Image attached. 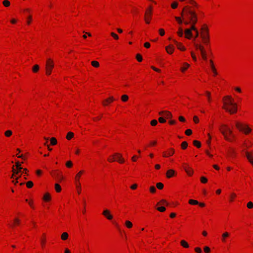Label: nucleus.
Masks as SVG:
<instances>
[{
    "mask_svg": "<svg viewBox=\"0 0 253 253\" xmlns=\"http://www.w3.org/2000/svg\"><path fill=\"white\" fill-rule=\"evenodd\" d=\"M202 40L205 44H208L209 42V35L208 33V28H206V32L202 33L201 35Z\"/></svg>",
    "mask_w": 253,
    "mask_h": 253,
    "instance_id": "6e6552de",
    "label": "nucleus"
},
{
    "mask_svg": "<svg viewBox=\"0 0 253 253\" xmlns=\"http://www.w3.org/2000/svg\"><path fill=\"white\" fill-rule=\"evenodd\" d=\"M152 14V7L150 6L149 8L147 9L145 12V20L147 24L150 23V20L151 18V15Z\"/></svg>",
    "mask_w": 253,
    "mask_h": 253,
    "instance_id": "0eeeda50",
    "label": "nucleus"
},
{
    "mask_svg": "<svg viewBox=\"0 0 253 253\" xmlns=\"http://www.w3.org/2000/svg\"><path fill=\"white\" fill-rule=\"evenodd\" d=\"M102 214L109 220H111L113 218L112 215L110 213V211L108 210L103 211Z\"/></svg>",
    "mask_w": 253,
    "mask_h": 253,
    "instance_id": "9d476101",
    "label": "nucleus"
},
{
    "mask_svg": "<svg viewBox=\"0 0 253 253\" xmlns=\"http://www.w3.org/2000/svg\"><path fill=\"white\" fill-rule=\"evenodd\" d=\"M111 35L112 36L115 40H118L119 39L118 36L115 33L112 32L111 33Z\"/></svg>",
    "mask_w": 253,
    "mask_h": 253,
    "instance_id": "603ef678",
    "label": "nucleus"
},
{
    "mask_svg": "<svg viewBox=\"0 0 253 253\" xmlns=\"http://www.w3.org/2000/svg\"><path fill=\"white\" fill-rule=\"evenodd\" d=\"M230 234L229 233L226 232H224L222 235V241L223 242H226V238L229 236Z\"/></svg>",
    "mask_w": 253,
    "mask_h": 253,
    "instance_id": "412c9836",
    "label": "nucleus"
},
{
    "mask_svg": "<svg viewBox=\"0 0 253 253\" xmlns=\"http://www.w3.org/2000/svg\"><path fill=\"white\" fill-rule=\"evenodd\" d=\"M114 156L116 157V161H117L120 163H123L125 162L124 159L122 157V155L119 153L114 154Z\"/></svg>",
    "mask_w": 253,
    "mask_h": 253,
    "instance_id": "9b49d317",
    "label": "nucleus"
},
{
    "mask_svg": "<svg viewBox=\"0 0 253 253\" xmlns=\"http://www.w3.org/2000/svg\"><path fill=\"white\" fill-rule=\"evenodd\" d=\"M223 126L225 127V128L223 130L220 129L221 132L224 135L225 139L229 141H232V139L229 137L228 133H229V135H231L233 138H234L235 136L233 134L232 130L230 128H228L226 126L224 125Z\"/></svg>",
    "mask_w": 253,
    "mask_h": 253,
    "instance_id": "7ed1b4c3",
    "label": "nucleus"
},
{
    "mask_svg": "<svg viewBox=\"0 0 253 253\" xmlns=\"http://www.w3.org/2000/svg\"><path fill=\"white\" fill-rule=\"evenodd\" d=\"M144 46L146 47V48H149L150 47V43L149 42H145L144 43Z\"/></svg>",
    "mask_w": 253,
    "mask_h": 253,
    "instance_id": "774afa93",
    "label": "nucleus"
},
{
    "mask_svg": "<svg viewBox=\"0 0 253 253\" xmlns=\"http://www.w3.org/2000/svg\"><path fill=\"white\" fill-rule=\"evenodd\" d=\"M185 34V38L188 39H190L192 37V33L190 30L186 29L184 31Z\"/></svg>",
    "mask_w": 253,
    "mask_h": 253,
    "instance_id": "4468645a",
    "label": "nucleus"
},
{
    "mask_svg": "<svg viewBox=\"0 0 253 253\" xmlns=\"http://www.w3.org/2000/svg\"><path fill=\"white\" fill-rule=\"evenodd\" d=\"M158 124V122L156 120H153L151 122V125L152 126H155Z\"/></svg>",
    "mask_w": 253,
    "mask_h": 253,
    "instance_id": "864d4df0",
    "label": "nucleus"
},
{
    "mask_svg": "<svg viewBox=\"0 0 253 253\" xmlns=\"http://www.w3.org/2000/svg\"><path fill=\"white\" fill-rule=\"evenodd\" d=\"M181 15L182 16L185 15V17L189 19V20L185 21L184 22V23L185 25H188L189 24H192L190 28L188 29L190 30L191 32L192 30L194 31H196L197 29L195 28V24L197 21V17L196 13L191 10L188 6H186L183 8L181 13Z\"/></svg>",
    "mask_w": 253,
    "mask_h": 253,
    "instance_id": "f257e3e1",
    "label": "nucleus"
},
{
    "mask_svg": "<svg viewBox=\"0 0 253 253\" xmlns=\"http://www.w3.org/2000/svg\"><path fill=\"white\" fill-rule=\"evenodd\" d=\"M69 237L68 234L67 232H64L61 235L62 240H66Z\"/></svg>",
    "mask_w": 253,
    "mask_h": 253,
    "instance_id": "b1692460",
    "label": "nucleus"
},
{
    "mask_svg": "<svg viewBox=\"0 0 253 253\" xmlns=\"http://www.w3.org/2000/svg\"><path fill=\"white\" fill-rule=\"evenodd\" d=\"M189 67V64L187 63H183V66L181 68V71L182 72H184L188 67Z\"/></svg>",
    "mask_w": 253,
    "mask_h": 253,
    "instance_id": "5701e85b",
    "label": "nucleus"
},
{
    "mask_svg": "<svg viewBox=\"0 0 253 253\" xmlns=\"http://www.w3.org/2000/svg\"><path fill=\"white\" fill-rule=\"evenodd\" d=\"M159 121L161 123H164L166 122V120L162 117H160L159 118Z\"/></svg>",
    "mask_w": 253,
    "mask_h": 253,
    "instance_id": "052dcab7",
    "label": "nucleus"
},
{
    "mask_svg": "<svg viewBox=\"0 0 253 253\" xmlns=\"http://www.w3.org/2000/svg\"><path fill=\"white\" fill-rule=\"evenodd\" d=\"M72 165H73V164H72V162H71V161H68V162H67V163H66V166H67V167H68V168H71V167H72Z\"/></svg>",
    "mask_w": 253,
    "mask_h": 253,
    "instance_id": "bf43d9fd",
    "label": "nucleus"
},
{
    "mask_svg": "<svg viewBox=\"0 0 253 253\" xmlns=\"http://www.w3.org/2000/svg\"><path fill=\"white\" fill-rule=\"evenodd\" d=\"M236 126L239 130L244 132L246 134H248L252 131V129L247 124L240 123H236Z\"/></svg>",
    "mask_w": 253,
    "mask_h": 253,
    "instance_id": "20e7f679",
    "label": "nucleus"
},
{
    "mask_svg": "<svg viewBox=\"0 0 253 253\" xmlns=\"http://www.w3.org/2000/svg\"><path fill=\"white\" fill-rule=\"evenodd\" d=\"M246 156L247 158L249 161L253 166V155L248 152H246Z\"/></svg>",
    "mask_w": 253,
    "mask_h": 253,
    "instance_id": "2eb2a0df",
    "label": "nucleus"
},
{
    "mask_svg": "<svg viewBox=\"0 0 253 253\" xmlns=\"http://www.w3.org/2000/svg\"><path fill=\"white\" fill-rule=\"evenodd\" d=\"M115 156H114V155L113 156H110V157L108 159V161L110 162H112L116 161V159H115Z\"/></svg>",
    "mask_w": 253,
    "mask_h": 253,
    "instance_id": "49530a36",
    "label": "nucleus"
},
{
    "mask_svg": "<svg viewBox=\"0 0 253 253\" xmlns=\"http://www.w3.org/2000/svg\"><path fill=\"white\" fill-rule=\"evenodd\" d=\"M114 100V99L113 96H110L108 98L104 100L102 104L104 106H106L108 103H110L112 102H113Z\"/></svg>",
    "mask_w": 253,
    "mask_h": 253,
    "instance_id": "ddd939ff",
    "label": "nucleus"
},
{
    "mask_svg": "<svg viewBox=\"0 0 253 253\" xmlns=\"http://www.w3.org/2000/svg\"><path fill=\"white\" fill-rule=\"evenodd\" d=\"M54 67L53 61L49 58L47 59L46 63V74L48 75H50L51 73L52 69Z\"/></svg>",
    "mask_w": 253,
    "mask_h": 253,
    "instance_id": "39448f33",
    "label": "nucleus"
},
{
    "mask_svg": "<svg viewBox=\"0 0 253 253\" xmlns=\"http://www.w3.org/2000/svg\"><path fill=\"white\" fill-rule=\"evenodd\" d=\"M177 35H178L179 37H182V36H183V31L181 27H179V28H178V32H177Z\"/></svg>",
    "mask_w": 253,
    "mask_h": 253,
    "instance_id": "7c9ffc66",
    "label": "nucleus"
},
{
    "mask_svg": "<svg viewBox=\"0 0 253 253\" xmlns=\"http://www.w3.org/2000/svg\"><path fill=\"white\" fill-rule=\"evenodd\" d=\"M188 145L186 141H183L181 145V148L183 149H185L187 148Z\"/></svg>",
    "mask_w": 253,
    "mask_h": 253,
    "instance_id": "ea45409f",
    "label": "nucleus"
},
{
    "mask_svg": "<svg viewBox=\"0 0 253 253\" xmlns=\"http://www.w3.org/2000/svg\"><path fill=\"white\" fill-rule=\"evenodd\" d=\"M185 133L187 135H190L192 134V130L190 129H188L185 130Z\"/></svg>",
    "mask_w": 253,
    "mask_h": 253,
    "instance_id": "3c124183",
    "label": "nucleus"
},
{
    "mask_svg": "<svg viewBox=\"0 0 253 253\" xmlns=\"http://www.w3.org/2000/svg\"><path fill=\"white\" fill-rule=\"evenodd\" d=\"M195 252H196L198 253H201V252H202L201 249L200 248H198V247L196 248L195 249Z\"/></svg>",
    "mask_w": 253,
    "mask_h": 253,
    "instance_id": "338daca9",
    "label": "nucleus"
},
{
    "mask_svg": "<svg viewBox=\"0 0 253 253\" xmlns=\"http://www.w3.org/2000/svg\"><path fill=\"white\" fill-rule=\"evenodd\" d=\"M193 121L195 123H198L199 122V119L197 116H195L193 117Z\"/></svg>",
    "mask_w": 253,
    "mask_h": 253,
    "instance_id": "e2e57ef3",
    "label": "nucleus"
},
{
    "mask_svg": "<svg viewBox=\"0 0 253 253\" xmlns=\"http://www.w3.org/2000/svg\"><path fill=\"white\" fill-rule=\"evenodd\" d=\"M50 143L52 145H55L57 143V141L55 137H52L50 139Z\"/></svg>",
    "mask_w": 253,
    "mask_h": 253,
    "instance_id": "c85d7f7f",
    "label": "nucleus"
},
{
    "mask_svg": "<svg viewBox=\"0 0 253 253\" xmlns=\"http://www.w3.org/2000/svg\"><path fill=\"white\" fill-rule=\"evenodd\" d=\"M53 176L57 177L60 180H62L63 178V176L60 173H55V174L53 175Z\"/></svg>",
    "mask_w": 253,
    "mask_h": 253,
    "instance_id": "a18cd8bd",
    "label": "nucleus"
},
{
    "mask_svg": "<svg viewBox=\"0 0 253 253\" xmlns=\"http://www.w3.org/2000/svg\"><path fill=\"white\" fill-rule=\"evenodd\" d=\"M175 171L173 169H169L167 171L166 175L168 178H170L173 176L174 174Z\"/></svg>",
    "mask_w": 253,
    "mask_h": 253,
    "instance_id": "a211bd4d",
    "label": "nucleus"
},
{
    "mask_svg": "<svg viewBox=\"0 0 253 253\" xmlns=\"http://www.w3.org/2000/svg\"><path fill=\"white\" fill-rule=\"evenodd\" d=\"M39 69V66L38 65H35L33 66L32 70L34 73L37 72Z\"/></svg>",
    "mask_w": 253,
    "mask_h": 253,
    "instance_id": "4c0bfd02",
    "label": "nucleus"
},
{
    "mask_svg": "<svg viewBox=\"0 0 253 253\" xmlns=\"http://www.w3.org/2000/svg\"><path fill=\"white\" fill-rule=\"evenodd\" d=\"M157 210L161 212H164L166 211V209L164 207H160L157 208Z\"/></svg>",
    "mask_w": 253,
    "mask_h": 253,
    "instance_id": "de8ad7c7",
    "label": "nucleus"
},
{
    "mask_svg": "<svg viewBox=\"0 0 253 253\" xmlns=\"http://www.w3.org/2000/svg\"><path fill=\"white\" fill-rule=\"evenodd\" d=\"M136 58L139 62H141L143 60L142 56L140 54H137Z\"/></svg>",
    "mask_w": 253,
    "mask_h": 253,
    "instance_id": "37998d69",
    "label": "nucleus"
},
{
    "mask_svg": "<svg viewBox=\"0 0 253 253\" xmlns=\"http://www.w3.org/2000/svg\"><path fill=\"white\" fill-rule=\"evenodd\" d=\"M224 105L223 108L230 114L236 113L237 111V105L234 102V100L230 95L223 98Z\"/></svg>",
    "mask_w": 253,
    "mask_h": 253,
    "instance_id": "f03ea898",
    "label": "nucleus"
},
{
    "mask_svg": "<svg viewBox=\"0 0 253 253\" xmlns=\"http://www.w3.org/2000/svg\"><path fill=\"white\" fill-rule=\"evenodd\" d=\"M55 188L57 192H60L61 191V187L58 183L55 184Z\"/></svg>",
    "mask_w": 253,
    "mask_h": 253,
    "instance_id": "c756f323",
    "label": "nucleus"
},
{
    "mask_svg": "<svg viewBox=\"0 0 253 253\" xmlns=\"http://www.w3.org/2000/svg\"><path fill=\"white\" fill-rule=\"evenodd\" d=\"M166 50L168 53L171 54L174 50V46L170 44L166 47Z\"/></svg>",
    "mask_w": 253,
    "mask_h": 253,
    "instance_id": "dca6fc26",
    "label": "nucleus"
},
{
    "mask_svg": "<svg viewBox=\"0 0 253 253\" xmlns=\"http://www.w3.org/2000/svg\"><path fill=\"white\" fill-rule=\"evenodd\" d=\"M43 199L45 201H49L50 200V195L49 193H47L44 194Z\"/></svg>",
    "mask_w": 253,
    "mask_h": 253,
    "instance_id": "4be33fe9",
    "label": "nucleus"
},
{
    "mask_svg": "<svg viewBox=\"0 0 253 253\" xmlns=\"http://www.w3.org/2000/svg\"><path fill=\"white\" fill-rule=\"evenodd\" d=\"M189 3H190L191 4H192L194 6H197L196 3L194 1H193V0H190L189 1Z\"/></svg>",
    "mask_w": 253,
    "mask_h": 253,
    "instance_id": "69168bd1",
    "label": "nucleus"
},
{
    "mask_svg": "<svg viewBox=\"0 0 253 253\" xmlns=\"http://www.w3.org/2000/svg\"><path fill=\"white\" fill-rule=\"evenodd\" d=\"M174 153V149H170L169 151L167 153H166V152H164L163 153V156L164 157H167L168 156H171Z\"/></svg>",
    "mask_w": 253,
    "mask_h": 253,
    "instance_id": "aec40b11",
    "label": "nucleus"
},
{
    "mask_svg": "<svg viewBox=\"0 0 253 253\" xmlns=\"http://www.w3.org/2000/svg\"><path fill=\"white\" fill-rule=\"evenodd\" d=\"M180 244L184 248H188L189 247L188 243L184 240H181L180 242Z\"/></svg>",
    "mask_w": 253,
    "mask_h": 253,
    "instance_id": "393cba45",
    "label": "nucleus"
},
{
    "mask_svg": "<svg viewBox=\"0 0 253 253\" xmlns=\"http://www.w3.org/2000/svg\"><path fill=\"white\" fill-rule=\"evenodd\" d=\"M204 250L206 253H209L211 251L210 248L208 247H205L204 249Z\"/></svg>",
    "mask_w": 253,
    "mask_h": 253,
    "instance_id": "6e6d98bb",
    "label": "nucleus"
},
{
    "mask_svg": "<svg viewBox=\"0 0 253 253\" xmlns=\"http://www.w3.org/2000/svg\"><path fill=\"white\" fill-rule=\"evenodd\" d=\"M165 116V117L167 119L172 118V115L171 113L168 111H166Z\"/></svg>",
    "mask_w": 253,
    "mask_h": 253,
    "instance_id": "cd10ccee",
    "label": "nucleus"
},
{
    "mask_svg": "<svg viewBox=\"0 0 253 253\" xmlns=\"http://www.w3.org/2000/svg\"><path fill=\"white\" fill-rule=\"evenodd\" d=\"M175 43V44H176L177 47L178 49L181 50H182V51H184L185 50V47L182 45L181 43H180V42H176V41L174 40L173 41Z\"/></svg>",
    "mask_w": 253,
    "mask_h": 253,
    "instance_id": "6ab92c4d",
    "label": "nucleus"
},
{
    "mask_svg": "<svg viewBox=\"0 0 253 253\" xmlns=\"http://www.w3.org/2000/svg\"><path fill=\"white\" fill-rule=\"evenodd\" d=\"M177 5H178V3L176 1L173 2L171 4V7L173 9L176 8L177 7Z\"/></svg>",
    "mask_w": 253,
    "mask_h": 253,
    "instance_id": "09e8293b",
    "label": "nucleus"
},
{
    "mask_svg": "<svg viewBox=\"0 0 253 253\" xmlns=\"http://www.w3.org/2000/svg\"><path fill=\"white\" fill-rule=\"evenodd\" d=\"M157 205H165L168 206L169 205V203L165 200L163 199L160 202H159L157 204Z\"/></svg>",
    "mask_w": 253,
    "mask_h": 253,
    "instance_id": "e433bc0d",
    "label": "nucleus"
},
{
    "mask_svg": "<svg viewBox=\"0 0 253 253\" xmlns=\"http://www.w3.org/2000/svg\"><path fill=\"white\" fill-rule=\"evenodd\" d=\"M12 134V132L10 130H7L5 131L4 135L6 137H10Z\"/></svg>",
    "mask_w": 253,
    "mask_h": 253,
    "instance_id": "bb28decb",
    "label": "nucleus"
},
{
    "mask_svg": "<svg viewBox=\"0 0 253 253\" xmlns=\"http://www.w3.org/2000/svg\"><path fill=\"white\" fill-rule=\"evenodd\" d=\"M22 169V168L21 167H17L16 169L14 168V166H13L12 168V171L13 172V174L11 175V178H13L14 174H17L19 172L21 171Z\"/></svg>",
    "mask_w": 253,
    "mask_h": 253,
    "instance_id": "1a4fd4ad",
    "label": "nucleus"
},
{
    "mask_svg": "<svg viewBox=\"0 0 253 253\" xmlns=\"http://www.w3.org/2000/svg\"><path fill=\"white\" fill-rule=\"evenodd\" d=\"M151 192L154 193L156 191V189L154 186H151L150 188Z\"/></svg>",
    "mask_w": 253,
    "mask_h": 253,
    "instance_id": "4d7b16f0",
    "label": "nucleus"
},
{
    "mask_svg": "<svg viewBox=\"0 0 253 253\" xmlns=\"http://www.w3.org/2000/svg\"><path fill=\"white\" fill-rule=\"evenodd\" d=\"M194 45L197 49H199L200 50L201 53H203L206 52L204 47L202 45H201V44L195 43Z\"/></svg>",
    "mask_w": 253,
    "mask_h": 253,
    "instance_id": "f3484780",
    "label": "nucleus"
},
{
    "mask_svg": "<svg viewBox=\"0 0 253 253\" xmlns=\"http://www.w3.org/2000/svg\"><path fill=\"white\" fill-rule=\"evenodd\" d=\"M14 222L15 224H19L20 223V220L18 218H16L14 219Z\"/></svg>",
    "mask_w": 253,
    "mask_h": 253,
    "instance_id": "0e129e2a",
    "label": "nucleus"
},
{
    "mask_svg": "<svg viewBox=\"0 0 253 253\" xmlns=\"http://www.w3.org/2000/svg\"><path fill=\"white\" fill-rule=\"evenodd\" d=\"M208 179L205 177L202 176L201 177V181L203 183H205L207 182Z\"/></svg>",
    "mask_w": 253,
    "mask_h": 253,
    "instance_id": "8fccbe9b",
    "label": "nucleus"
},
{
    "mask_svg": "<svg viewBox=\"0 0 253 253\" xmlns=\"http://www.w3.org/2000/svg\"><path fill=\"white\" fill-rule=\"evenodd\" d=\"M126 226L128 228H130L132 227V223L130 221H128V220H126Z\"/></svg>",
    "mask_w": 253,
    "mask_h": 253,
    "instance_id": "f704fd0d",
    "label": "nucleus"
},
{
    "mask_svg": "<svg viewBox=\"0 0 253 253\" xmlns=\"http://www.w3.org/2000/svg\"><path fill=\"white\" fill-rule=\"evenodd\" d=\"M193 143V145L197 148H200L201 146V143L197 140H194Z\"/></svg>",
    "mask_w": 253,
    "mask_h": 253,
    "instance_id": "473e14b6",
    "label": "nucleus"
},
{
    "mask_svg": "<svg viewBox=\"0 0 253 253\" xmlns=\"http://www.w3.org/2000/svg\"><path fill=\"white\" fill-rule=\"evenodd\" d=\"M159 33L161 36H163L165 35V32L163 29H160L159 30Z\"/></svg>",
    "mask_w": 253,
    "mask_h": 253,
    "instance_id": "13d9d810",
    "label": "nucleus"
},
{
    "mask_svg": "<svg viewBox=\"0 0 253 253\" xmlns=\"http://www.w3.org/2000/svg\"><path fill=\"white\" fill-rule=\"evenodd\" d=\"M26 186L28 188H30L33 186V183L31 181H29L26 183Z\"/></svg>",
    "mask_w": 253,
    "mask_h": 253,
    "instance_id": "c03bdc74",
    "label": "nucleus"
},
{
    "mask_svg": "<svg viewBox=\"0 0 253 253\" xmlns=\"http://www.w3.org/2000/svg\"><path fill=\"white\" fill-rule=\"evenodd\" d=\"M121 99L123 102H126L128 99V96L126 94L123 95L121 96Z\"/></svg>",
    "mask_w": 253,
    "mask_h": 253,
    "instance_id": "72a5a7b5",
    "label": "nucleus"
},
{
    "mask_svg": "<svg viewBox=\"0 0 253 253\" xmlns=\"http://www.w3.org/2000/svg\"><path fill=\"white\" fill-rule=\"evenodd\" d=\"M189 203L191 205H198L199 203L197 201L194 200H190L189 201Z\"/></svg>",
    "mask_w": 253,
    "mask_h": 253,
    "instance_id": "58836bf2",
    "label": "nucleus"
},
{
    "mask_svg": "<svg viewBox=\"0 0 253 253\" xmlns=\"http://www.w3.org/2000/svg\"><path fill=\"white\" fill-rule=\"evenodd\" d=\"M84 171L81 170L75 176V180H76V187L78 189V193H80L81 191V184L80 182V178L81 176V175L83 173Z\"/></svg>",
    "mask_w": 253,
    "mask_h": 253,
    "instance_id": "423d86ee",
    "label": "nucleus"
},
{
    "mask_svg": "<svg viewBox=\"0 0 253 253\" xmlns=\"http://www.w3.org/2000/svg\"><path fill=\"white\" fill-rule=\"evenodd\" d=\"M235 151L232 148H230L228 150V154L231 156H233L234 154H235Z\"/></svg>",
    "mask_w": 253,
    "mask_h": 253,
    "instance_id": "c9c22d12",
    "label": "nucleus"
},
{
    "mask_svg": "<svg viewBox=\"0 0 253 253\" xmlns=\"http://www.w3.org/2000/svg\"><path fill=\"white\" fill-rule=\"evenodd\" d=\"M247 207L249 209H252L253 208V203L250 202L247 204Z\"/></svg>",
    "mask_w": 253,
    "mask_h": 253,
    "instance_id": "5fc2aeb1",
    "label": "nucleus"
},
{
    "mask_svg": "<svg viewBox=\"0 0 253 253\" xmlns=\"http://www.w3.org/2000/svg\"><path fill=\"white\" fill-rule=\"evenodd\" d=\"M183 169H184L185 171H186L188 175L190 176L192 174L193 172V169L188 166H187L185 164V166L183 167Z\"/></svg>",
    "mask_w": 253,
    "mask_h": 253,
    "instance_id": "f8f14e48",
    "label": "nucleus"
},
{
    "mask_svg": "<svg viewBox=\"0 0 253 253\" xmlns=\"http://www.w3.org/2000/svg\"><path fill=\"white\" fill-rule=\"evenodd\" d=\"M2 3L5 7H8L10 5V2L8 0H3Z\"/></svg>",
    "mask_w": 253,
    "mask_h": 253,
    "instance_id": "a19ab883",
    "label": "nucleus"
},
{
    "mask_svg": "<svg viewBox=\"0 0 253 253\" xmlns=\"http://www.w3.org/2000/svg\"><path fill=\"white\" fill-rule=\"evenodd\" d=\"M206 95L208 97V100L209 101H211V93H210V92L209 91H206Z\"/></svg>",
    "mask_w": 253,
    "mask_h": 253,
    "instance_id": "680f3d73",
    "label": "nucleus"
},
{
    "mask_svg": "<svg viewBox=\"0 0 253 253\" xmlns=\"http://www.w3.org/2000/svg\"><path fill=\"white\" fill-rule=\"evenodd\" d=\"M74 135V134L73 132H69L68 133H67V136H66V138L68 139V140H70L73 137Z\"/></svg>",
    "mask_w": 253,
    "mask_h": 253,
    "instance_id": "a878e982",
    "label": "nucleus"
},
{
    "mask_svg": "<svg viewBox=\"0 0 253 253\" xmlns=\"http://www.w3.org/2000/svg\"><path fill=\"white\" fill-rule=\"evenodd\" d=\"M156 186L159 189H162L164 187V184L161 182L157 183Z\"/></svg>",
    "mask_w": 253,
    "mask_h": 253,
    "instance_id": "79ce46f5",
    "label": "nucleus"
},
{
    "mask_svg": "<svg viewBox=\"0 0 253 253\" xmlns=\"http://www.w3.org/2000/svg\"><path fill=\"white\" fill-rule=\"evenodd\" d=\"M91 65L94 67H98L99 66V63L98 62L96 61H92L91 62Z\"/></svg>",
    "mask_w": 253,
    "mask_h": 253,
    "instance_id": "2f4dec72",
    "label": "nucleus"
}]
</instances>
